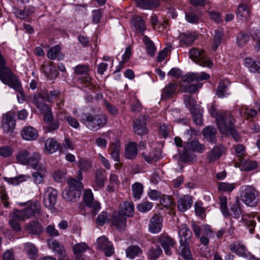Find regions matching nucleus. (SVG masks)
Wrapping results in <instances>:
<instances>
[{
  "mask_svg": "<svg viewBox=\"0 0 260 260\" xmlns=\"http://www.w3.org/2000/svg\"><path fill=\"white\" fill-rule=\"evenodd\" d=\"M179 236L180 237V244L185 243V244L189 245L192 234L186 224H182L181 225L179 231Z\"/></svg>",
  "mask_w": 260,
  "mask_h": 260,
  "instance_id": "nucleus-14",
  "label": "nucleus"
},
{
  "mask_svg": "<svg viewBox=\"0 0 260 260\" xmlns=\"http://www.w3.org/2000/svg\"><path fill=\"white\" fill-rule=\"evenodd\" d=\"M230 83L228 80L221 81L219 82L216 90V94L219 98H223L228 94V88Z\"/></svg>",
  "mask_w": 260,
  "mask_h": 260,
  "instance_id": "nucleus-33",
  "label": "nucleus"
},
{
  "mask_svg": "<svg viewBox=\"0 0 260 260\" xmlns=\"http://www.w3.org/2000/svg\"><path fill=\"white\" fill-rule=\"evenodd\" d=\"M184 148L188 150L203 153L205 151V146L204 144L200 143L198 140H193L187 142Z\"/></svg>",
  "mask_w": 260,
  "mask_h": 260,
  "instance_id": "nucleus-28",
  "label": "nucleus"
},
{
  "mask_svg": "<svg viewBox=\"0 0 260 260\" xmlns=\"http://www.w3.org/2000/svg\"><path fill=\"white\" fill-rule=\"evenodd\" d=\"M145 120L143 119H137L133 122V129L135 134L143 136L147 134L148 131L146 127Z\"/></svg>",
  "mask_w": 260,
  "mask_h": 260,
  "instance_id": "nucleus-20",
  "label": "nucleus"
},
{
  "mask_svg": "<svg viewBox=\"0 0 260 260\" xmlns=\"http://www.w3.org/2000/svg\"><path fill=\"white\" fill-rule=\"evenodd\" d=\"M225 152V148L222 145L214 146L207 153V159L211 162L218 159Z\"/></svg>",
  "mask_w": 260,
  "mask_h": 260,
  "instance_id": "nucleus-16",
  "label": "nucleus"
},
{
  "mask_svg": "<svg viewBox=\"0 0 260 260\" xmlns=\"http://www.w3.org/2000/svg\"><path fill=\"white\" fill-rule=\"evenodd\" d=\"M138 152V145L136 142L129 143L125 149V156L128 159L136 158Z\"/></svg>",
  "mask_w": 260,
  "mask_h": 260,
  "instance_id": "nucleus-24",
  "label": "nucleus"
},
{
  "mask_svg": "<svg viewBox=\"0 0 260 260\" xmlns=\"http://www.w3.org/2000/svg\"><path fill=\"white\" fill-rule=\"evenodd\" d=\"M29 154V152L25 149L20 151L16 156L17 160L21 164L26 165Z\"/></svg>",
  "mask_w": 260,
  "mask_h": 260,
  "instance_id": "nucleus-55",
  "label": "nucleus"
},
{
  "mask_svg": "<svg viewBox=\"0 0 260 260\" xmlns=\"http://www.w3.org/2000/svg\"><path fill=\"white\" fill-rule=\"evenodd\" d=\"M60 47L59 45H55L51 47L47 54L48 58L54 60L56 58L57 54L60 52Z\"/></svg>",
  "mask_w": 260,
  "mask_h": 260,
  "instance_id": "nucleus-64",
  "label": "nucleus"
},
{
  "mask_svg": "<svg viewBox=\"0 0 260 260\" xmlns=\"http://www.w3.org/2000/svg\"><path fill=\"white\" fill-rule=\"evenodd\" d=\"M106 179V170H98L96 172L95 183L99 188L104 187Z\"/></svg>",
  "mask_w": 260,
  "mask_h": 260,
  "instance_id": "nucleus-43",
  "label": "nucleus"
},
{
  "mask_svg": "<svg viewBox=\"0 0 260 260\" xmlns=\"http://www.w3.org/2000/svg\"><path fill=\"white\" fill-rule=\"evenodd\" d=\"M48 244L54 252L58 253L59 255H63L64 251V248L58 242L53 239H50L48 240Z\"/></svg>",
  "mask_w": 260,
  "mask_h": 260,
  "instance_id": "nucleus-40",
  "label": "nucleus"
},
{
  "mask_svg": "<svg viewBox=\"0 0 260 260\" xmlns=\"http://www.w3.org/2000/svg\"><path fill=\"white\" fill-rule=\"evenodd\" d=\"M102 212L96 218V222L100 226L103 225L106 222H110L118 230H124L126 225V216L132 217L134 212Z\"/></svg>",
  "mask_w": 260,
  "mask_h": 260,
  "instance_id": "nucleus-1",
  "label": "nucleus"
},
{
  "mask_svg": "<svg viewBox=\"0 0 260 260\" xmlns=\"http://www.w3.org/2000/svg\"><path fill=\"white\" fill-rule=\"evenodd\" d=\"M59 148V145L57 141L53 138H48L45 143V152L47 154H52L56 151Z\"/></svg>",
  "mask_w": 260,
  "mask_h": 260,
  "instance_id": "nucleus-29",
  "label": "nucleus"
},
{
  "mask_svg": "<svg viewBox=\"0 0 260 260\" xmlns=\"http://www.w3.org/2000/svg\"><path fill=\"white\" fill-rule=\"evenodd\" d=\"M137 6L144 9H152L159 5V0H136Z\"/></svg>",
  "mask_w": 260,
  "mask_h": 260,
  "instance_id": "nucleus-27",
  "label": "nucleus"
},
{
  "mask_svg": "<svg viewBox=\"0 0 260 260\" xmlns=\"http://www.w3.org/2000/svg\"><path fill=\"white\" fill-rule=\"evenodd\" d=\"M158 153L159 152L158 151L154 150L149 154L143 152L141 155L146 162L151 164L153 162L157 161L159 159V156Z\"/></svg>",
  "mask_w": 260,
  "mask_h": 260,
  "instance_id": "nucleus-45",
  "label": "nucleus"
},
{
  "mask_svg": "<svg viewBox=\"0 0 260 260\" xmlns=\"http://www.w3.org/2000/svg\"><path fill=\"white\" fill-rule=\"evenodd\" d=\"M126 256L131 259H134L137 256H139L143 252L141 248L138 246L131 245L125 250Z\"/></svg>",
  "mask_w": 260,
  "mask_h": 260,
  "instance_id": "nucleus-34",
  "label": "nucleus"
},
{
  "mask_svg": "<svg viewBox=\"0 0 260 260\" xmlns=\"http://www.w3.org/2000/svg\"><path fill=\"white\" fill-rule=\"evenodd\" d=\"M159 242L165 250V253L168 255H171L172 251L170 248L173 247L175 244L174 239L168 236L161 235L159 238Z\"/></svg>",
  "mask_w": 260,
  "mask_h": 260,
  "instance_id": "nucleus-19",
  "label": "nucleus"
},
{
  "mask_svg": "<svg viewBox=\"0 0 260 260\" xmlns=\"http://www.w3.org/2000/svg\"><path fill=\"white\" fill-rule=\"evenodd\" d=\"M237 15L240 19H247L249 15L248 7L244 5H239L237 10Z\"/></svg>",
  "mask_w": 260,
  "mask_h": 260,
  "instance_id": "nucleus-57",
  "label": "nucleus"
},
{
  "mask_svg": "<svg viewBox=\"0 0 260 260\" xmlns=\"http://www.w3.org/2000/svg\"><path fill=\"white\" fill-rule=\"evenodd\" d=\"M177 204L178 209L180 211L187 210L190 209L192 205V198L189 195H184L179 199Z\"/></svg>",
  "mask_w": 260,
  "mask_h": 260,
  "instance_id": "nucleus-21",
  "label": "nucleus"
},
{
  "mask_svg": "<svg viewBox=\"0 0 260 260\" xmlns=\"http://www.w3.org/2000/svg\"><path fill=\"white\" fill-rule=\"evenodd\" d=\"M160 203L167 209L173 210L175 207V203L171 196L163 195L160 198Z\"/></svg>",
  "mask_w": 260,
  "mask_h": 260,
  "instance_id": "nucleus-39",
  "label": "nucleus"
},
{
  "mask_svg": "<svg viewBox=\"0 0 260 260\" xmlns=\"http://www.w3.org/2000/svg\"><path fill=\"white\" fill-rule=\"evenodd\" d=\"M15 75L11 69L6 66V62L4 56L0 53V80L3 83L13 77Z\"/></svg>",
  "mask_w": 260,
  "mask_h": 260,
  "instance_id": "nucleus-11",
  "label": "nucleus"
},
{
  "mask_svg": "<svg viewBox=\"0 0 260 260\" xmlns=\"http://www.w3.org/2000/svg\"><path fill=\"white\" fill-rule=\"evenodd\" d=\"M28 178H29V177H27L24 175H21L13 178L4 177V180L10 184L17 185L20 183L25 181Z\"/></svg>",
  "mask_w": 260,
  "mask_h": 260,
  "instance_id": "nucleus-51",
  "label": "nucleus"
},
{
  "mask_svg": "<svg viewBox=\"0 0 260 260\" xmlns=\"http://www.w3.org/2000/svg\"><path fill=\"white\" fill-rule=\"evenodd\" d=\"M22 138L26 140H36L38 136L37 131L32 126L24 127L21 132Z\"/></svg>",
  "mask_w": 260,
  "mask_h": 260,
  "instance_id": "nucleus-23",
  "label": "nucleus"
},
{
  "mask_svg": "<svg viewBox=\"0 0 260 260\" xmlns=\"http://www.w3.org/2000/svg\"><path fill=\"white\" fill-rule=\"evenodd\" d=\"M34 215V212H11L9 223L13 231L21 230L20 221H24Z\"/></svg>",
  "mask_w": 260,
  "mask_h": 260,
  "instance_id": "nucleus-8",
  "label": "nucleus"
},
{
  "mask_svg": "<svg viewBox=\"0 0 260 260\" xmlns=\"http://www.w3.org/2000/svg\"><path fill=\"white\" fill-rule=\"evenodd\" d=\"M133 197L136 199H139L143 192V186L140 182L135 183L132 186Z\"/></svg>",
  "mask_w": 260,
  "mask_h": 260,
  "instance_id": "nucleus-50",
  "label": "nucleus"
},
{
  "mask_svg": "<svg viewBox=\"0 0 260 260\" xmlns=\"http://www.w3.org/2000/svg\"><path fill=\"white\" fill-rule=\"evenodd\" d=\"M69 189L62 192V197L66 200L75 202L81 195V189L83 185L79 180L71 179L68 181Z\"/></svg>",
  "mask_w": 260,
  "mask_h": 260,
  "instance_id": "nucleus-3",
  "label": "nucleus"
},
{
  "mask_svg": "<svg viewBox=\"0 0 260 260\" xmlns=\"http://www.w3.org/2000/svg\"><path fill=\"white\" fill-rule=\"evenodd\" d=\"M216 133V128L210 126L206 127L203 131L204 136L207 139L208 141L212 143L216 142L215 135Z\"/></svg>",
  "mask_w": 260,
  "mask_h": 260,
  "instance_id": "nucleus-36",
  "label": "nucleus"
},
{
  "mask_svg": "<svg viewBox=\"0 0 260 260\" xmlns=\"http://www.w3.org/2000/svg\"><path fill=\"white\" fill-rule=\"evenodd\" d=\"M190 58L199 65L211 68L213 65L212 61L206 56L204 51L199 48H192L189 51Z\"/></svg>",
  "mask_w": 260,
  "mask_h": 260,
  "instance_id": "nucleus-6",
  "label": "nucleus"
},
{
  "mask_svg": "<svg viewBox=\"0 0 260 260\" xmlns=\"http://www.w3.org/2000/svg\"><path fill=\"white\" fill-rule=\"evenodd\" d=\"M29 233L39 235L43 232V228L38 221H33L27 225Z\"/></svg>",
  "mask_w": 260,
  "mask_h": 260,
  "instance_id": "nucleus-41",
  "label": "nucleus"
},
{
  "mask_svg": "<svg viewBox=\"0 0 260 260\" xmlns=\"http://www.w3.org/2000/svg\"><path fill=\"white\" fill-rule=\"evenodd\" d=\"M162 217L159 214H155L150 219L149 224V231L156 234L159 232L162 227Z\"/></svg>",
  "mask_w": 260,
  "mask_h": 260,
  "instance_id": "nucleus-13",
  "label": "nucleus"
},
{
  "mask_svg": "<svg viewBox=\"0 0 260 260\" xmlns=\"http://www.w3.org/2000/svg\"><path fill=\"white\" fill-rule=\"evenodd\" d=\"M144 41L148 53L151 56H153L156 51L154 43L147 37H145Z\"/></svg>",
  "mask_w": 260,
  "mask_h": 260,
  "instance_id": "nucleus-62",
  "label": "nucleus"
},
{
  "mask_svg": "<svg viewBox=\"0 0 260 260\" xmlns=\"http://www.w3.org/2000/svg\"><path fill=\"white\" fill-rule=\"evenodd\" d=\"M42 107L46 110L44 118L45 132L53 133L59 128L60 123L58 120L53 118L51 110L47 104H43Z\"/></svg>",
  "mask_w": 260,
  "mask_h": 260,
  "instance_id": "nucleus-7",
  "label": "nucleus"
},
{
  "mask_svg": "<svg viewBox=\"0 0 260 260\" xmlns=\"http://www.w3.org/2000/svg\"><path fill=\"white\" fill-rule=\"evenodd\" d=\"M37 172L32 174V176L34 182L37 184H39L43 182V179L46 173V170L44 167H39L37 169Z\"/></svg>",
  "mask_w": 260,
  "mask_h": 260,
  "instance_id": "nucleus-32",
  "label": "nucleus"
},
{
  "mask_svg": "<svg viewBox=\"0 0 260 260\" xmlns=\"http://www.w3.org/2000/svg\"><path fill=\"white\" fill-rule=\"evenodd\" d=\"M83 201L86 206L92 209L94 211H99L101 209L100 203L94 200L92 193L90 189L85 190L83 194Z\"/></svg>",
  "mask_w": 260,
  "mask_h": 260,
  "instance_id": "nucleus-12",
  "label": "nucleus"
},
{
  "mask_svg": "<svg viewBox=\"0 0 260 260\" xmlns=\"http://www.w3.org/2000/svg\"><path fill=\"white\" fill-rule=\"evenodd\" d=\"M240 113L242 116L245 117L247 119L253 118L257 115L256 110L252 108L241 109Z\"/></svg>",
  "mask_w": 260,
  "mask_h": 260,
  "instance_id": "nucleus-59",
  "label": "nucleus"
},
{
  "mask_svg": "<svg viewBox=\"0 0 260 260\" xmlns=\"http://www.w3.org/2000/svg\"><path fill=\"white\" fill-rule=\"evenodd\" d=\"M2 123L4 128L8 133H12L15 126V120L10 113H7L3 118Z\"/></svg>",
  "mask_w": 260,
  "mask_h": 260,
  "instance_id": "nucleus-26",
  "label": "nucleus"
},
{
  "mask_svg": "<svg viewBox=\"0 0 260 260\" xmlns=\"http://www.w3.org/2000/svg\"><path fill=\"white\" fill-rule=\"evenodd\" d=\"M243 167L245 171H250L255 169L257 167V163L256 161H252L250 160H245L243 162Z\"/></svg>",
  "mask_w": 260,
  "mask_h": 260,
  "instance_id": "nucleus-63",
  "label": "nucleus"
},
{
  "mask_svg": "<svg viewBox=\"0 0 260 260\" xmlns=\"http://www.w3.org/2000/svg\"><path fill=\"white\" fill-rule=\"evenodd\" d=\"M120 151V144L119 142L112 143L109 147L110 153L115 161H119V152Z\"/></svg>",
  "mask_w": 260,
  "mask_h": 260,
  "instance_id": "nucleus-37",
  "label": "nucleus"
},
{
  "mask_svg": "<svg viewBox=\"0 0 260 260\" xmlns=\"http://www.w3.org/2000/svg\"><path fill=\"white\" fill-rule=\"evenodd\" d=\"M181 85L183 92L190 93H195L201 87V85L191 83L181 84Z\"/></svg>",
  "mask_w": 260,
  "mask_h": 260,
  "instance_id": "nucleus-56",
  "label": "nucleus"
},
{
  "mask_svg": "<svg viewBox=\"0 0 260 260\" xmlns=\"http://www.w3.org/2000/svg\"><path fill=\"white\" fill-rule=\"evenodd\" d=\"M196 39V35L191 32L183 33L180 35V42L187 46L192 44Z\"/></svg>",
  "mask_w": 260,
  "mask_h": 260,
  "instance_id": "nucleus-44",
  "label": "nucleus"
},
{
  "mask_svg": "<svg viewBox=\"0 0 260 260\" xmlns=\"http://www.w3.org/2000/svg\"><path fill=\"white\" fill-rule=\"evenodd\" d=\"M240 196L242 201L248 206L255 207L258 203V191L252 186H242Z\"/></svg>",
  "mask_w": 260,
  "mask_h": 260,
  "instance_id": "nucleus-4",
  "label": "nucleus"
},
{
  "mask_svg": "<svg viewBox=\"0 0 260 260\" xmlns=\"http://www.w3.org/2000/svg\"><path fill=\"white\" fill-rule=\"evenodd\" d=\"M80 121L88 129L96 132L104 127L108 122V117L105 114H93L87 112L79 115Z\"/></svg>",
  "mask_w": 260,
  "mask_h": 260,
  "instance_id": "nucleus-2",
  "label": "nucleus"
},
{
  "mask_svg": "<svg viewBox=\"0 0 260 260\" xmlns=\"http://www.w3.org/2000/svg\"><path fill=\"white\" fill-rule=\"evenodd\" d=\"M250 36L248 32L241 31L237 36V43L239 47H243L249 41Z\"/></svg>",
  "mask_w": 260,
  "mask_h": 260,
  "instance_id": "nucleus-49",
  "label": "nucleus"
},
{
  "mask_svg": "<svg viewBox=\"0 0 260 260\" xmlns=\"http://www.w3.org/2000/svg\"><path fill=\"white\" fill-rule=\"evenodd\" d=\"M57 196V191L55 189L51 187H48L45 189L43 195L44 203L45 206L48 210L56 209L58 210V209L55 208Z\"/></svg>",
  "mask_w": 260,
  "mask_h": 260,
  "instance_id": "nucleus-9",
  "label": "nucleus"
},
{
  "mask_svg": "<svg viewBox=\"0 0 260 260\" xmlns=\"http://www.w3.org/2000/svg\"><path fill=\"white\" fill-rule=\"evenodd\" d=\"M88 249H89V247L84 242H81L80 243L76 244L73 247L74 252L77 256Z\"/></svg>",
  "mask_w": 260,
  "mask_h": 260,
  "instance_id": "nucleus-61",
  "label": "nucleus"
},
{
  "mask_svg": "<svg viewBox=\"0 0 260 260\" xmlns=\"http://www.w3.org/2000/svg\"><path fill=\"white\" fill-rule=\"evenodd\" d=\"M244 63L251 72L260 74V63L250 57H246L244 59Z\"/></svg>",
  "mask_w": 260,
  "mask_h": 260,
  "instance_id": "nucleus-31",
  "label": "nucleus"
},
{
  "mask_svg": "<svg viewBox=\"0 0 260 260\" xmlns=\"http://www.w3.org/2000/svg\"><path fill=\"white\" fill-rule=\"evenodd\" d=\"M191 227L196 236L197 238L200 237V235L206 236H211L212 234V231L210 226L208 225L200 226L194 222H192Z\"/></svg>",
  "mask_w": 260,
  "mask_h": 260,
  "instance_id": "nucleus-18",
  "label": "nucleus"
},
{
  "mask_svg": "<svg viewBox=\"0 0 260 260\" xmlns=\"http://www.w3.org/2000/svg\"><path fill=\"white\" fill-rule=\"evenodd\" d=\"M78 166L80 169V171H79V174L77 177L78 180L80 181L82 179V175L80 171H88L91 167V164L87 160L81 159L79 161Z\"/></svg>",
  "mask_w": 260,
  "mask_h": 260,
  "instance_id": "nucleus-48",
  "label": "nucleus"
},
{
  "mask_svg": "<svg viewBox=\"0 0 260 260\" xmlns=\"http://www.w3.org/2000/svg\"><path fill=\"white\" fill-rule=\"evenodd\" d=\"M20 207H24L23 211H40L41 206L40 202L36 200H30L26 202L19 203Z\"/></svg>",
  "mask_w": 260,
  "mask_h": 260,
  "instance_id": "nucleus-25",
  "label": "nucleus"
},
{
  "mask_svg": "<svg viewBox=\"0 0 260 260\" xmlns=\"http://www.w3.org/2000/svg\"><path fill=\"white\" fill-rule=\"evenodd\" d=\"M14 14L15 16L20 19H25L29 16L31 15L35 10V8L32 6L24 7L23 10H21L17 7H13Z\"/></svg>",
  "mask_w": 260,
  "mask_h": 260,
  "instance_id": "nucleus-17",
  "label": "nucleus"
},
{
  "mask_svg": "<svg viewBox=\"0 0 260 260\" xmlns=\"http://www.w3.org/2000/svg\"><path fill=\"white\" fill-rule=\"evenodd\" d=\"M214 33L212 48L214 51H215L221 44L223 31L220 29H216L214 31Z\"/></svg>",
  "mask_w": 260,
  "mask_h": 260,
  "instance_id": "nucleus-46",
  "label": "nucleus"
},
{
  "mask_svg": "<svg viewBox=\"0 0 260 260\" xmlns=\"http://www.w3.org/2000/svg\"><path fill=\"white\" fill-rule=\"evenodd\" d=\"M4 84L7 85L12 88H13L18 93V94L17 95V98L19 103H22L24 102L25 99V94L23 92L21 82L17 76H14Z\"/></svg>",
  "mask_w": 260,
  "mask_h": 260,
  "instance_id": "nucleus-10",
  "label": "nucleus"
},
{
  "mask_svg": "<svg viewBox=\"0 0 260 260\" xmlns=\"http://www.w3.org/2000/svg\"><path fill=\"white\" fill-rule=\"evenodd\" d=\"M236 120L229 111H221L219 112L216 123L218 128L221 133L228 132L235 126Z\"/></svg>",
  "mask_w": 260,
  "mask_h": 260,
  "instance_id": "nucleus-5",
  "label": "nucleus"
},
{
  "mask_svg": "<svg viewBox=\"0 0 260 260\" xmlns=\"http://www.w3.org/2000/svg\"><path fill=\"white\" fill-rule=\"evenodd\" d=\"M230 249L234 253L242 257H247L248 253L246 247L238 242H234L229 246Z\"/></svg>",
  "mask_w": 260,
  "mask_h": 260,
  "instance_id": "nucleus-22",
  "label": "nucleus"
},
{
  "mask_svg": "<svg viewBox=\"0 0 260 260\" xmlns=\"http://www.w3.org/2000/svg\"><path fill=\"white\" fill-rule=\"evenodd\" d=\"M235 183L219 182L218 184V189L220 191L231 192L235 188Z\"/></svg>",
  "mask_w": 260,
  "mask_h": 260,
  "instance_id": "nucleus-60",
  "label": "nucleus"
},
{
  "mask_svg": "<svg viewBox=\"0 0 260 260\" xmlns=\"http://www.w3.org/2000/svg\"><path fill=\"white\" fill-rule=\"evenodd\" d=\"M186 20L192 24H198L202 21L201 15L194 11H189L185 13Z\"/></svg>",
  "mask_w": 260,
  "mask_h": 260,
  "instance_id": "nucleus-35",
  "label": "nucleus"
},
{
  "mask_svg": "<svg viewBox=\"0 0 260 260\" xmlns=\"http://www.w3.org/2000/svg\"><path fill=\"white\" fill-rule=\"evenodd\" d=\"M179 252L184 259L186 260H192L189 245H187L185 243L180 244L179 247Z\"/></svg>",
  "mask_w": 260,
  "mask_h": 260,
  "instance_id": "nucleus-42",
  "label": "nucleus"
},
{
  "mask_svg": "<svg viewBox=\"0 0 260 260\" xmlns=\"http://www.w3.org/2000/svg\"><path fill=\"white\" fill-rule=\"evenodd\" d=\"M162 253V250L161 248L155 245L154 247H152L148 251V257L151 260H156Z\"/></svg>",
  "mask_w": 260,
  "mask_h": 260,
  "instance_id": "nucleus-52",
  "label": "nucleus"
},
{
  "mask_svg": "<svg viewBox=\"0 0 260 260\" xmlns=\"http://www.w3.org/2000/svg\"><path fill=\"white\" fill-rule=\"evenodd\" d=\"M177 84L170 83L161 90V100L166 101L173 98L177 90Z\"/></svg>",
  "mask_w": 260,
  "mask_h": 260,
  "instance_id": "nucleus-15",
  "label": "nucleus"
},
{
  "mask_svg": "<svg viewBox=\"0 0 260 260\" xmlns=\"http://www.w3.org/2000/svg\"><path fill=\"white\" fill-rule=\"evenodd\" d=\"M194 81H199V74L198 73L188 74L182 78L181 84H190Z\"/></svg>",
  "mask_w": 260,
  "mask_h": 260,
  "instance_id": "nucleus-54",
  "label": "nucleus"
},
{
  "mask_svg": "<svg viewBox=\"0 0 260 260\" xmlns=\"http://www.w3.org/2000/svg\"><path fill=\"white\" fill-rule=\"evenodd\" d=\"M24 250L31 259H35L38 255V249L35 246L31 243H26L24 244Z\"/></svg>",
  "mask_w": 260,
  "mask_h": 260,
  "instance_id": "nucleus-47",
  "label": "nucleus"
},
{
  "mask_svg": "<svg viewBox=\"0 0 260 260\" xmlns=\"http://www.w3.org/2000/svg\"><path fill=\"white\" fill-rule=\"evenodd\" d=\"M41 159V156L40 153L34 152L31 155L29 153L26 165L30 166L33 169H37L40 167L39 165V162Z\"/></svg>",
  "mask_w": 260,
  "mask_h": 260,
  "instance_id": "nucleus-30",
  "label": "nucleus"
},
{
  "mask_svg": "<svg viewBox=\"0 0 260 260\" xmlns=\"http://www.w3.org/2000/svg\"><path fill=\"white\" fill-rule=\"evenodd\" d=\"M132 23L137 31L143 32L146 29L145 22L141 17H134L132 19Z\"/></svg>",
  "mask_w": 260,
  "mask_h": 260,
  "instance_id": "nucleus-38",
  "label": "nucleus"
},
{
  "mask_svg": "<svg viewBox=\"0 0 260 260\" xmlns=\"http://www.w3.org/2000/svg\"><path fill=\"white\" fill-rule=\"evenodd\" d=\"M184 102L186 107L188 108L190 112L196 110V101L191 96L187 94L184 95Z\"/></svg>",
  "mask_w": 260,
  "mask_h": 260,
  "instance_id": "nucleus-53",
  "label": "nucleus"
},
{
  "mask_svg": "<svg viewBox=\"0 0 260 260\" xmlns=\"http://www.w3.org/2000/svg\"><path fill=\"white\" fill-rule=\"evenodd\" d=\"M74 73L78 75L87 74L90 71V67L88 64H79L76 66L74 69Z\"/></svg>",
  "mask_w": 260,
  "mask_h": 260,
  "instance_id": "nucleus-58",
  "label": "nucleus"
}]
</instances>
